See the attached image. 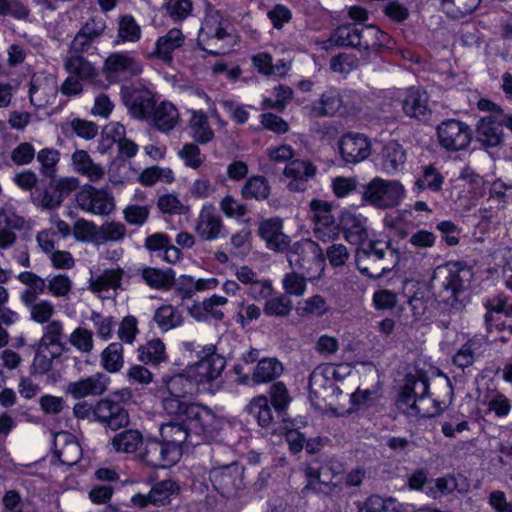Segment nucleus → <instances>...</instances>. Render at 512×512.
I'll list each match as a JSON object with an SVG mask.
<instances>
[{"instance_id":"5","label":"nucleus","mask_w":512,"mask_h":512,"mask_svg":"<svg viewBox=\"0 0 512 512\" xmlns=\"http://www.w3.org/2000/svg\"><path fill=\"white\" fill-rule=\"evenodd\" d=\"M181 420L180 423L169 422L160 427L161 441L175 452L178 459L181 455V447L184 444L199 445L203 436L209 431L215 420V414L211 412V418L207 421L198 420L188 415H174Z\"/></svg>"},{"instance_id":"24","label":"nucleus","mask_w":512,"mask_h":512,"mask_svg":"<svg viewBox=\"0 0 512 512\" xmlns=\"http://www.w3.org/2000/svg\"><path fill=\"white\" fill-rule=\"evenodd\" d=\"M107 390V378L102 373H96L78 381L69 382L65 388L66 394L74 399L88 396H100Z\"/></svg>"},{"instance_id":"20","label":"nucleus","mask_w":512,"mask_h":512,"mask_svg":"<svg viewBox=\"0 0 512 512\" xmlns=\"http://www.w3.org/2000/svg\"><path fill=\"white\" fill-rule=\"evenodd\" d=\"M258 235L265 241L267 248L275 252H285L290 246V238L283 233V223L278 217L262 220Z\"/></svg>"},{"instance_id":"29","label":"nucleus","mask_w":512,"mask_h":512,"mask_svg":"<svg viewBox=\"0 0 512 512\" xmlns=\"http://www.w3.org/2000/svg\"><path fill=\"white\" fill-rule=\"evenodd\" d=\"M144 247L150 253L163 252V259L168 263H176L181 257V250L174 246L169 236L157 232L146 237Z\"/></svg>"},{"instance_id":"22","label":"nucleus","mask_w":512,"mask_h":512,"mask_svg":"<svg viewBox=\"0 0 512 512\" xmlns=\"http://www.w3.org/2000/svg\"><path fill=\"white\" fill-rule=\"evenodd\" d=\"M178 492L179 485L175 481L167 479L156 483L147 495H134L131 502L141 508L147 507L149 504L165 506L170 503L171 496Z\"/></svg>"},{"instance_id":"13","label":"nucleus","mask_w":512,"mask_h":512,"mask_svg":"<svg viewBox=\"0 0 512 512\" xmlns=\"http://www.w3.org/2000/svg\"><path fill=\"white\" fill-rule=\"evenodd\" d=\"M440 145L448 151L464 150L472 140L470 127L461 121L450 119L437 127Z\"/></svg>"},{"instance_id":"9","label":"nucleus","mask_w":512,"mask_h":512,"mask_svg":"<svg viewBox=\"0 0 512 512\" xmlns=\"http://www.w3.org/2000/svg\"><path fill=\"white\" fill-rule=\"evenodd\" d=\"M215 464V468L209 469V480L213 488L223 497L236 496L243 487L244 467L236 461L221 459H215Z\"/></svg>"},{"instance_id":"41","label":"nucleus","mask_w":512,"mask_h":512,"mask_svg":"<svg viewBox=\"0 0 512 512\" xmlns=\"http://www.w3.org/2000/svg\"><path fill=\"white\" fill-rule=\"evenodd\" d=\"M284 371L283 365L276 358H263L258 361L252 373V383L262 384L274 381Z\"/></svg>"},{"instance_id":"26","label":"nucleus","mask_w":512,"mask_h":512,"mask_svg":"<svg viewBox=\"0 0 512 512\" xmlns=\"http://www.w3.org/2000/svg\"><path fill=\"white\" fill-rule=\"evenodd\" d=\"M402 109L411 118L426 120L431 113L426 92L414 87L408 89L402 99Z\"/></svg>"},{"instance_id":"38","label":"nucleus","mask_w":512,"mask_h":512,"mask_svg":"<svg viewBox=\"0 0 512 512\" xmlns=\"http://www.w3.org/2000/svg\"><path fill=\"white\" fill-rule=\"evenodd\" d=\"M398 409L411 416L431 418L441 414L444 408L439 401L427 396L414 399L403 407H398Z\"/></svg>"},{"instance_id":"60","label":"nucleus","mask_w":512,"mask_h":512,"mask_svg":"<svg viewBox=\"0 0 512 512\" xmlns=\"http://www.w3.org/2000/svg\"><path fill=\"white\" fill-rule=\"evenodd\" d=\"M126 235V227L120 222H105L98 228L97 243L121 241Z\"/></svg>"},{"instance_id":"63","label":"nucleus","mask_w":512,"mask_h":512,"mask_svg":"<svg viewBox=\"0 0 512 512\" xmlns=\"http://www.w3.org/2000/svg\"><path fill=\"white\" fill-rule=\"evenodd\" d=\"M24 305L30 308L31 319L39 324L48 323L55 313L53 304L47 300H36L33 304Z\"/></svg>"},{"instance_id":"3","label":"nucleus","mask_w":512,"mask_h":512,"mask_svg":"<svg viewBox=\"0 0 512 512\" xmlns=\"http://www.w3.org/2000/svg\"><path fill=\"white\" fill-rule=\"evenodd\" d=\"M389 35L374 25L361 26L344 24L333 30L329 42L340 47L353 48L362 53V60L367 62L370 53L378 54L381 47L389 42Z\"/></svg>"},{"instance_id":"56","label":"nucleus","mask_w":512,"mask_h":512,"mask_svg":"<svg viewBox=\"0 0 512 512\" xmlns=\"http://www.w3.org/2000/svg\"><path fill=\"white\" fill-rule=\"evenodd\" d=\"M402 504L393 498L370 496L359 512H402Z\"/></svg>"},{"instance_id":"39","label":"nucleus","mask_w":512,"mask_h":512,"mask_svg":"<svg viewBox=\"0 0 512 512\" xmlns=\"http://www.w3.org/2000/svg\"><path fill=\"white\" fill-rule=\"evenodd\" d=\"M57 88L45 79L33 76L30 82L29 95L31 103L37 108L50 104V98L55 97Z\"/></svg>"},{"instance_id":"30","label":"nucleus","mask_w":512,"mask_h":512,"mask_svg":"<svg viewBox=\"0 0 512 512\" xmlns=\"http://www.w3.org/2000/svg\"><path fill=\"white\" fill-rule=\"evenodd\" d=\"M470 488L469 481L462 474H448L434 480V485L429 488V494L433 498L448 495L454 491L466 493Z\"/></svg>"},{"instance_id":"6","label":"nucleus","mask_w":512,"mask_h":512,"mask_svg":"<svg viewBox=\"0 0 512 512\" xmlns=\"http://www.w3.org/2000/svg\"><path fill=\"white\" fill-rule=\"evenodd\" d=\"M287 251L289 266L309 277V280L320 278L325 266V255L322 248L310 239L295 242Z\"/></svg>"},{"instance_id":"21","label":"nucleus","mask_w":512,"mask_h":512,"mask_svg":"<svg viewBox=\"0 0 512 512\" xmlns=\"http://www.w3.org/2000/svg\"><path fill=\"white\" fill-rule=\"evenodd\" d=\"M370 142L363 134L348 133L341 137L339 150L346 163L356 164L370 155Z\"/></svg>"},{"instance_id":"34","label":"nucleus","mask_w":512,"mask_h":512,"mask_svg":"<svg viewBox=\"0 0 512 512\" xmlns=\"http://www.w3.org/2000/svg\"><path fill=\"white\" fill-rule=\"evenodd\" d=\"M244 411L262 428L270 429L275 425L269 400L264 395L252 398L245 406Z\"/></svg>"},{"instance_id":"59","label":"nucleus","mask_w":512,"mask_h":512,"mask_svg":"<svg viewBox=\"0 0 512 512\" xmlns=\"http://www.w3.org/2000/svg\"><path fill=\"white\" fill-rule=\"evenodd\" d=\"M308 279V276L296 270L285 274L282 280V286L283 290L285 291V295L302 296L305 293L306 281Z\"/></svg>"},{"instance_id":"64","label":"nucleus","mask_w":512,"mask_h":512,"mask_svg":"<svg viewBox=\"0 0 512 512\" xmlns=\"http://www.w3.org/2000/svg\"><path fill=\"white\" fill-rule=\"evenodd\" d=\"M69 342L82 353L93 350V334L91 331L78 327L69 336Z\"/></svg>"},{"instance_id":"33","label":"nucleus","mask_w":512,"mask_h":512,"mask_svg":"<svg viewBox=\"0 0 512 512\" xmlns=\"http://www.w3.org/2000/svg\"><path fill=\"white\" fill-rule=\"evenodd\" d=\"M72 164L76 172L87 177L91 182H98L105 176L104 167L95 163L85 150H76L72 154Z\"/></svg>"},{"instance_id":"19","label":"nucleus","mask_w":512,"mask_h":512,"mask_svg":"<svg viewBox=\"0 0 512 512\" xmlns=\"http://www.w3.org/2000/svg\"><path fill=\"white\" fill-rule=\"evenodd\" d=\"M104 70L109 77L121 76L124 79H128L140 75L143 71V66L137 58L129 53L115 52L106 58Z\"/></svg>"},{"instance_id":"61","label":"nucleus","mask_w":512,"mask_h":512,"mask_svg":"<svg viewBox=\"0 0 512 512\" xmlns=\"http://www.w3.org/2000/svg\"><path fill=\"white\" fill-rule=\"evenodd\" d=\"M178 156L185 165L192 169H198L203 163L205 156L201 153L200 148L195 143H185L178 151Z\"/></svg>"},{"instance_id":"40","label":"nucleus","mask_w":512,"mask_h":512,"mask_svg":"<svg viewBox=\"0 0 512 512\" xmlns=\"http://www.w3.org/2000/svg\"><path fill=\"white\" fill-rule=\"evenodd\" d=\"M178 111L176 107L170 102H162L155 106L152 117L154 126L161 132H169L176 126L178 121Z\"/></svg>"},{"instance_id":"1","label":"nucleus","mask_w":512,"mask_h":512,"mask_svg":"<svg viewBox=\"0 0 512 512\" xmlns=\"http://www.w3.org/2000/svg\"><path fill=\"white\" fill-rule=\"evenodd\" d=\"M473 278L471 268L461 262H448L438 266L432 280L437 287L439 309L449 314L461 312L470 301L469 287Z\"/></svg>"},{"instance_id":"11","label":"nucleus","mask_w":512,"mask_h":512,"mask_svg":"<svg viewBox=\"0 0 512 512\" xmlns=\"http://www.w3.org/2000/svg\"><path fill=\"white\" fill-rule=\"evenodd\" d=\"M308 389L309 400L316 409L330 410L338 415L333 405L342 390L333 379L327 377L323 371L315 369L309 376Z\"/></svg>"},{"instance_id":"62","label":"nucleus","mask_w":512,"mask_h":512,"mask_svg":"<svg viewBox=\"0 0 512 512\" xmlns=\"http://www.w3.org/2000/svg\"><path fill=\"white\" fill-rule=\"evenodd\" d=\"M269 396L274 409L279 413L285 411L291 402L288 389L283 382L272 384L269 389Z\"/></svg>"},{"instance_id":"55","label":"nucleus","mask_w":512,"mask_h":512,"mask_svg":"<svg viewBox=\"0 0 512 512\" xmlns=\"http://www.w3.org/2000/svg\"><path fill=\"white\" fill-rule=\"evenodd\" d=\"M293 309V302L289 296L280 294L276 297L267 299L264 304V314L278 318H284L290 315Z\"/></svg>"},{"instance_id":"42","label":"nucleus","mask_w":512,"mask_h":512,"mask_svg":"<svg viewBox=\"0 0 512 512\" xmlns=\"http://www.w3.org/2000/svg\"><path fill=\"white\" fill-rule=\"evenodd\" d=\"M406 162V151L401 144L396 141L388 142L383 148L382 167L393 174L403 168Z\"/></svg>"},{"instance_id":"7","label":"nucleus","mask_w":512,"mask_h":512,"mask_svg":"<svg viewBox=\"0 0 512 512\" xmlns=\"http://www.w3.org/2000/svg\"><path fill=\"white\" fill-rule=\"evenodd\" d=\"M405 188L397 180L373 178L361 188L363 203L378 209H389L398 206L405 197Z\"/></svg>"},{"instance_id":"32","label":"nucleus","mask_w":512,"mask_h":512,"mask_svg":"<svg viewBox=\"0 0 512 512\" xmlns=\"http://www.w3.org/2000/svg\"><path fill=\"white\" fill-rule=\"evenodd\" d=\"M342 103L339 91L329 88L321 94L318 100L311 103L310 114L314 117L333 116L339 111Z\"/></svg>"},{"instance_id":"28","label":"nucleus","mask_w":512,"mask_h":512,"mask_svg":"<svg viewBox=\"0 0 512 512\" xmlns=\"http://www.w3.org/2000/svg\"><path fill=\"white\" fill-rule=\"evenodd\" d=\"M476 140L486 147L499 146L503 141L501 120L492 115L482 117L476 126Z\"/></svg>"},{"instance_id":"2","label":"nucleus","mask_w":512,"mask_h":512,"mask_svg":"<svg viewBox=\"0 0 512 512\" xmlns=\"http://www.w3.org/2000/svg\"><path fill=\"white\" fill-rule=\"evenodd\" d=\"M195 383L183 374L163 377L155 389V395L161 400L163 410L169 415H188L198 420L211 418V409L199 403L186 401L192 395Z\"/></svg>"},{"instance_id":"35","label":"nucleus","mask_w":512,"mask_h":512,"mask_svg":"<svg viewBox=\"0 0 512 512\" xmlns=\"http://www.w3.org/2000/svg\"><path fill=\"white\" fill-rule=\"evenodd\" d=\"M64 337L63 324L59 320L49 322L44 327V333L39 342L37 343L40 348L48 350L49 347H53L56 351H53V357H60L63 352L68 351L66 345L62 342Z\"/></svg>"},{"instance_id":"17","label":"nucleus","mask_w":512,"mask_h":512,"mask_svg":"<svg viewBox=\"0 0 512 512\" xmlns=\"http://www.w3.org/2000/svg\"><path fill=\"white\" fill-rule=\"evenodd\" d=\"M195 231L203 241H213L227 236L222 218L213 205L204 206L201 209Z\"/></svg>"},{"instance_id":"57","label":"nucleus","mask_w":512,"mask_h":512,"mask_svg":"<svg viewBox=\"0 0 512 512\" xmlns=\"http://www.w3.org/2000/svg\"><path fill=\"white\" fill-rule=\"evenodd\" d=\"M36 158L41 165V174L47 178H54L60 161V152L54 148H43L37 153Z\"/></svg>"},{"instance_id":"8","label":"nucleus","mask_w":512,"mask_h":512,"mask_svg":"<svg viewBox=\"0 0 512 512\" xmlns=\"http://www.w3.org/2000/svg\"><path fill=\"white\" fill-rule=\"evenodd\" d=\"M47 185L36 187L30 193L32 203L43 210L60 207L66 197L79 187L76 177L50 178Z\"/></svg>"},{"instance_id":"4","label":"nucleus","mask_w":512,"mask_h":512,"mask_svg":"<svg viewBox=\"0 0 512 512\" xmlns=\"http://www.w3.org/2000/svg\"><path fill=\"white\" fill-rule=\"evenodd\" d=\"M399 251L391 241L366 240L356 250L355 263L359 272L371 279L389 273L399 262Z\"/></svg>"},{"instance_id":"37","label":"nucleus","mask_w":512,"mask_h":512,"mask_svg":"<svg viewBox=\"0 0 512 512\" xmlns=\"http://www.w3.org/2000/svg\"><path fill=\"white\" fill-rule=\"evenodd\" d=\"M18 280L27 286L21 293L20 299L23 304H33L40 294L47 289L46 280L31 271L21 272L17 276Z\"/></svg>"},{"instance_id":"14","label":"nucleus","mask_w":512,"mask_h":512,"mask_svg":"<svg viewBox=\"0 0 512 512\" xmlns=\"http://www.w3.org/2000/svg\"><path fill=\"white\" fill-rule=\"evenodd\" d=\"M78 207L95 215H109L115 209L113 196L103 189H97L92 185H84L76 194Z\"/></svg>"},{"instance_id":"25","label":"nucleus","mask_w":512,"mask_h":512,"mask_svg":"<svg viewBox=\"0 0 512 512\" xmlns=\"http://www.w3.org/2000/svg\"><path fill=\"white\" fill-rule=\"evenodd\" d=\"M130 115L140 120H150L155 110L154 94L148 89L132 91L124 100Z\"/></svg>"},{"instance_id":"12","label":"nucleus","mask_w":512,"mask_h":512,"mask_svg":"<svg viewBox=\"0 0 512 512\" xmlns=\"http://www.w3.org/2000/svg\"><path fill=\"white\" fill-rule=\"evenodd\" d=\"M94 421L105 429L116 431L129 424V413L120 401L103 398L94 405Z\"/></svg>"},{"instance_id":"15","label":"nucleus","mask_w":512,"mask_h":512,"mask_svg":"<svg viewBox=\"0 0 512 512\" xmlns=\"http://www.w3.org/2000/svg\"><path fill=\"white\" fill-rule=\"evenodd\" d=\"M199 361L195 365L200 383H211L217 380L226 366L225 358L216 353L214 345H207L199 352Z\"/></svg>"},{"instance_id":"27","label":"nucleus","mask_w":512,"mask_h":512,"mask_svg":"<svg viewBox=\"0 0 512 512\" xmlns=\"http://www.w3.org/2000/svg\"><path fill=\"white\" fill-rule=\"evenodd\" d=\"M429 394V380L426 376L408 374L401 388L396 405L403 407L414 399L427 397Z\"/></svg>"},{"instance_id":"31","label":"nucleus","mask_w":512,"mask_h":512,"mask_svg":"<svg viewBox=\"0 0 512 512\" xmlns=\"http://www.w3.org/2000/svg\"><path fill=\"white\" fill-rule=\"evenodd\" d=\"M184 41L185 37L181 30L172 28L164 36L157 39L153 55L165 63H171L173 60L172 52L180 48Z\"/></svg>"},{"instance_id":"58","label":"nucleus","mask_w":512,"mask_h":512,"mask_svg":"<svg viewBox=\"0 0 512 512\" xmlns=\"http://www.w3.org/2000/svg\"><path fill=\"white\" fill-rule=\"evenodd\" d=\"M329 310L326 300L321 295H314L299 302L297 313L301 317L322 316Z\"/></svg>"},{"instance_id":"44","label":"nucleus","mask_w":512,"mask_h":512,"mask_svg":"<svg viewBox=\"0 0 512 512\" xmlns=\"http://www.w3.org/2000/svg\"><path fill=\"white\" fill-rule=\"evenodd\" d=\"M444 176L432 165H425L421 168V175L415 181L413 192L419 194L424 190L439 192L442 190Z\"/></svg>"},{"instance_id":"47","label":"nucleus","mask_w":512,"mask_h":512,"mask_svg":"<svg viewBox=\"0 0 512 512\" xmlns=\"http://www.w3.org/2000/svg\"><path fill=\"white\" fill-rule=\"evenodd\" d=\"M143 436L138 430L129 429L116 434L111 445L116 452L133 453L142 446Z\"/></svg>"},{"instance_id":"49","label":"nucleus","mask_w":512,"mask_h":512,"mask_svg":"<svg viewBox=\"0 0 512 512\" xmlns=\"http://www.w3.org/2000/svg\"><path fill=\"white\" fill-rule=\"evenodd\" d=\"M482 0H441V8L451 19H460L473 13Z\"/></svg>"},{"instance_id":"23","label":"nucleus","mask_w":512,"mask_h":512,"mask_svg":"<svg viewBox=\"0 0 512 512\" xmlns=\"http://www.w3.org/2000/svg\"><path fill=\"white\" fill-rule=\"evenodd\" d=\"M317 173V167L310 161L295 159L290 161L283 174L290 178L288 189L294 192H303L307 188V182L314 178Z\"/></svg>"},{"instance_id":"48","label":"nucleus","mask_w":512,"mask_h":512,"mask_svg":"<svg viewBox=\"0 0 512 512\" xmlns=\"http://www.w3.org/2000/svg\"><path fill=\"white\" fill-rule=\"evenodd\" d=\"M142 277L150 287L155 289H168L175 281V273L171 268L161 270L147 267L143 269Z\"/></svg>"},{"instance_id":"16","label":"nucleus","mask_w":512,"mask_h":512,"mask_svg":"<svg viewBox=\"0 0 512 512\" xmlns=\"http://www.w3.org/2000/svg\"><path fill=\"white\" fill-rule=\"evenodd\" d=\"M139 458L153 468H166L178 460L173 449H169L162 441L150 438L143 441Z\"/></svg>"},{"instance_id":"50","label":"nucleus","mask_w":512,"mask_h":512,"mask_svg":"<svg viewBox=\"0 0 512 512\" xmlns=\"http://www.w3.org/2000/svg\"><path fill=\"white\" fill-rule=\"evenodd\" d=\"M141 38V27L131 15H123L118 20V33L115 44L137 42Z\"/></svg>"},{"instance_id":"45","label":"nucleus","mask_w":512,"mask_h":512,"mask_svg":"<svg viewBox=\"0 0 512 512\" xmlns=\"http://www.w3.org/2000/svg\"><path fill=\"white\" fill-rule=\"evenodd\" d=\"M153 320L162 332H167L181 326L184 317L177 307L167 304L156 309Z\"/></svg>"},{"instance_id":"54","label":"nucleus","mask_w":512,"mask_h":512,"mask_svg":"<svg viewBox=\"0 0 512 512\" xmlns=\"http://www.w3.org/2000/svg\"><path fill=\"white\" fill-rule=\"evenodd\" d=\"M139 360L146 364H159L166 360L165 345L160 339H153L139 347Z\"/></svg>"},{"instance_id":"53","label":"nucleus","mask_w":512,"mask_h":512,"mask_svg":"<svg viewBox=\"0 0 512 512\" xmlns=\"http://www.w3.org/2000/svg\"><path fill=\"white\" fill-rule=\"evenodd\" d=\"M101 363L103 368L110 373L120 371L124 364L122 344H109L101 354Z\"/></svg>"},{"instance_id":"36","label":"nucleus","mask_w":512,"mask_h":512,"mask_svg":"<svg viewBox=\"0 0 512 512\" xmlns=\"http://www.w3.org/2000/svg\"><path fill=\"white\" fill-rule=\"evenodd\" d=\"M339 226L344 232L345 238L352 244L360 245L367 239V230L363 220L357 215L345 211L341 214Z\"/></svg>"},{"instance_id":"51","label":"nucleus","mask_w":512,"mask_h":512,"mask_svg":"<svg viewBox=\"0 0 512 512\" xmlns=\"http://www.w3.org/2000/svg\"><path fill=\"white\" fill-rule=\"evenodd\" d=\"M65 67L71 75L82 80H92L98 75L94 65L80 55L71 56L66 61Z\"/></svg>"},{"instance_id":"43","label":"nucleus","mask_w":512,"mask_h":512,"mask_svg":"<svg viewBox=\"0 0 512 512\" xmlns=\"http://www.w3.org/2000/svg\"><path fill=\"white\" fill-rule=\"evenodd\" d=\"M240 193L245 200L263 201L270 196L271 186L266 177L254 175L245 181Z\"/></svg>"},{"instance_id":"10","label":"nucleus","mask_w":512,"mask_h":512,"mask_svg":"<svg viewBox=\"0 0 512 512\" xmlns=\"http://www.w3.org/2000/svg\"><path fill=\"white\" fill-rule=\"evenodd\" d=\"M233 42V36L213 16L206 19L197 38L199 48L213 56L227 54Z\"/></svg>"},{"instance_id":"52","label":"nucleus","mask_w":512,"mask_h":512,"mask_svg":"<svg viewBox=\"0 0 512 512\" xmlns=\"http://www.w3.org/2000/svg\"><path fill=\"white\" fill-rule=\"evenodd\" d=\"M480 348L481 343L478 340H468L453 356V364L461 369L470 367L480 355Z\"/></svg>"},{"instance_id":"46","label":"nucleus","mask_w":512,"mask_h":512,"mask_svg":"<svg viewBox=\"0 0 512 512\" xmlns=\"http://www.w3.org/2000/svg\"><path fill=\"white\" fill-rule=\"evenodd\" d=\"M191 136L197 144H207L214 138L207 115L203 111H193L189 120Z\"/></svg>"},{"instance_id":"18","label":"nucleus","mask_w":512,"mask_h":512,"mask_svg":"<svg viewBox=\"0 0 512 512\" xmlns=\"http://www.w3.org/2000/svg\"><path fill=\"white\" fill-rule=\"evenodd\" d=\"M331 204L319 199L310 202V209L313 212L315 222L314 234L316 238L326 241L336 235V221L331 212Z\"/></svg>"}]
</instances>
